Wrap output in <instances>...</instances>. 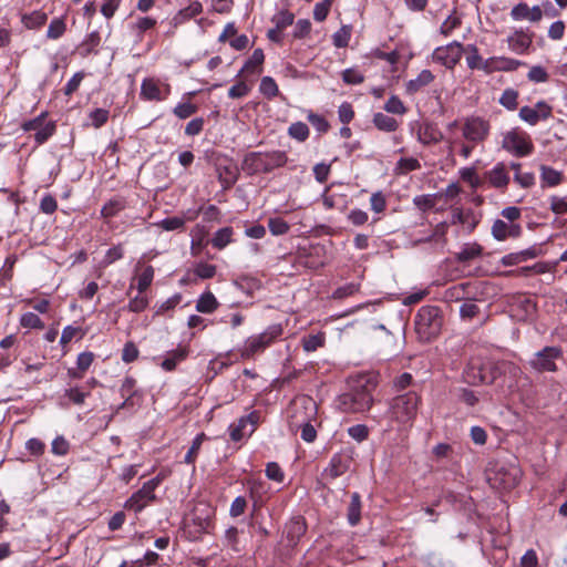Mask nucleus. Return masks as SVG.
Returning a JSON list of instances; mask_svg holds the SVG:
<instances>
[{
    "mask_svg": "<svg viewBox=\"0 0 567 567\" xmlns=\"http://www.w3.org/2000/svg\"><path fill=\"white\" fill-rule=\"evenodd\" d=\"M293 13L288 10H281L272 17L271 21L275 23L276 28L285 30L287 27L293 23Z\"/></svg>",
    "mask_w": 567,
    "mask_h": 567,
    "instance_id": "a19ab883",
    "label": "nucleus"
},
{
    "mask_svg": "<svg viewBox=\"0 0 567 567\" xmlns=\"http://www.w3.org/2000/svg\"><path fill=\"white\" fill-rule=\"evenodd\" d=\"M234 230L231 227H224L218 229L212 238L213 247L221 250L233 240Z\"/></svg>",
    "mask_w": 567,
    "mask_h": 567,
    "instance_id": "7c9ffc66",
    "label": "nucleus"
},
{
    "mask_svg": "<svg viewBox=\"0 0 567 567\" xmlns=\"http://www.w3.org/2000/svg\"><path fill=\"white\" fill-rule=\"evenodd\" d=\"M307 118L310 122V124L316 128V131H318L319 133L322 134V133L328 132L330 125L323 116L309 111Z\"/></svg>",
    "mask_w": 567,
    "mask_h": 567,
    "instance_id": "8fccbe9b",
    "label": "nucleus"
},
{
    "mask_svg": "<svg viewBox=\"0 0 567 567\" xmlns=\"http://www.w3.org/2000/svg\"><path fill=\"white\" fill-rule=\"evenodd\" d=\"M522 234V227L518 224L506 223L503 219H496L492 226V235L497 241H504L508 238H517Z\"/></svg>",
    "mask_w": 567,
    "mask_h": 567,
    "instance_id": "f3484780",
    "label": "nucleus"
},
{
    "mask_svg": "<svg viewBox=\"0 0 567 567\" xmlns=\"http://www.w3.org/2000/svg\"><path fill=\"white\" fill-rule=\"evenodd\" d=\"M434 80V75L430 70H423L415 79L410 80L406 83V91L409 93H415L423 86L430 84Z\"/></svg>",
    "mask_w": 567,
    "mask_h": 567,
    "instance_id": "cd10ccee",
    "label": "nucleus"
},
{
    "mask_svg": "<svg viewBox=\"0 0 567 567\" xmlns=\"http://www.w3.org/2000/svg\"><path fill=\"white\" fill-rule=\"evenodd\" d=\"M415 330L420 339L430 341L440 333L442 318L436 307H422L415 316Z\"/></svg>",
    "mask_w": 567,
    "mask_h": 567,
    "instance_id": "39448f33",
    "label": "nucleus"
},
{
    "mask_svg": "<svg viewBox=\"0 0 567 567\" xmlns=\"http://www.w3.org/2000/svg\"><path fill=\"white\" fill-rule=\"evenodd\" d=\"M288 134L291 138L305 142L309 137V128L303 122H295L289 126Z\"/></svg>",
    "mask_w": 567,
    "mask_h": 567,
    "instance_id": "58836bf2",
    "label": "nucleus"
},
{
    "mask_svg": "<svg viewBox=\"0 0 567 567\" xmlns=\"http://www.w3.org/2000/svg\"><path fill=\"white\" fill-rule=\"evenodd\" d=\"M162 482L161 476H156L143 484V486L134 493L125 503L127 509L138 513L143 511L147 505L155 501V489Z\"/></svg>",
    "mask_w": 567,
    "mask_h": 567,
    "instance_id": "6e6552de",
    "label": "nucleus"
},
{
    "mask_svg": "<svg viewBox=\"0 0 567 567\" xmlns=\"http://www.w3.org/2000/svg\"><path fill=\"white\" fill-rule=\"evenodd\" d=\"M489 369V365H482L476 362H471L465 370L466 381L472 384L493 383L495 377L491 373H487V370Z\"/></svg>",
    "mask_w": 567,
    "mask_h": 567,
    "instance_id": "a211bd4d",
    "label": "nucleus"
},
{
    "mask_svg": "<svg viewBox=\"0 0 567 567\" xmlns=\"http://www.w3.org/2000/svg\"><path fill=\"white\" fill-rule=\"evenodd\" d=\"M197 112V106L189 103V102H186V103H179L177 104L174 110H173V113L181 120H185V118H188L189 116H192L193 114H195Z\"/></svg>",
    "mask_w": 567,
    "mask_h": 567,
    "instance_id": "864d4df0",
    "label": "nucleus"
},
{
    "mask_svg": "<svg viewBox=\"0 0 567 567\" xmlns=\"http://www.w3.org/2000/svg\"><path fill=\"white\" fill-rule=\"evenodd\" d=\"M188 355V350L184 347H178L175 350L169 351L165 359L162 361L161 365L166 371L175 370L178 362L185 360Z\"/></svg>",
    "mask_w": 567,
    "mask_h": 567,
    "instance_id": "b1692460",
    "label": "nucleus"
},
{
    "mask_svg": "<svg viewBox=\"0 0 567 567\" xmlns=\"http://www.w3.org/2000/svg\"><path fill=\"white\" fill-rule=\"evenodd\" d=\"M207 439L205 433H199L196 435V437L193 440L192 446L189 447L188 452L186 453L184 457V462L186 464H194L198 453L200 451L203 442Z\"/></svg>",
    "mask_w": 567,
    "mask_h": 567,
    "instance_id": "e433bc0d",
    "label": "nucleus"
},
{
    "mask_svg": "<svg viewBox=\"0 0 567 567\" xmlns=\"http://www.w3.org/2000/svg\"><path fill=\"white\" fill-rule=\"evenodd\" d=\"M258 422L259 413L256 411L240 417L236 423L230 424L228 427L230 439L234 442H238L246 436H250L256 431Z\"/></svg>",
    "mask_w": 567,
    "mask_h": 567,
    "instance_id": "4468645a",
    "label": "nucleus"
},
{
    "mask_svg": "<svg viewBox=\"0 0 567 567\" xmlns=\"http://www.w3.org/2000/svg\"><path fill=\"white\" fill-rule=\"evenodd\" d=\"M417 140L424 145L436 144L443 140V134L435 124L424 123L417 131Z\"/></svg>",
    "mask_w": 567,
    "mask_h": 567,
    "instance_id": "412c9836",
    "label": "nucleus"
},
{
    "mask_svg": "<svg viewBox=\"0 0 567 567\" xmlns=\"http://www.w3.org/2000/svg\"><path fill=\"white\" fill-rule=\"evenodd\" d=\"M350 466V458L342 454H334L328 466L323 470L321 474V481L324 483H330L337 477L343 475Z\"/></svg>",
    "mask_w": 567,
    "mask_h": 567,
    "instance_id": "dca6fc26",
    "label": "nucleus"
},
{
    "mask_svg": "<svg viewBox=\"0 0 567 567\" xmlns=\"http://www.w3.org/2000/svg\"><path fill=\"white\" fill-rule=\"evenodd\" d=\"M549 208L556 215L567 214V195L557 196L553 195L549 197Z\"/></svg>",
    "mask_w": 567,
    "mask_h": 567,
    "instance_id": "49530a36",
    "label": "nucleus"
},
{
    "mask_svg": "<svg viewBox=\"0 0 567 567\" xmlns=\"http://www.w3.org/2000/svg\"><path fill=\"white\" fill-rule=\"evenodd\" d=\"M268 227L274 236L285 235L289 230V224L282 218L275 217L268 220Z\"/></svg>",
    "mask_w": 567,
    "mask_h": 567,
    "instance_id": "de8ad7c7",
    "label": "nucleus"
},
{
    "mask_svg": "<svg viewBox=\"0 0 567 567\" xmlns=\"http://www.w3.org/2000/svg\"><path fill=\"white\" fill-rule=\"evenodd\" d=\"M373 124L383 132H394L399 124L395 118L384 114V113H377L373 116Z\"/></svg>",
    "mask_w": 567,
    "mask_h": 567,
    "instance_id": "473e14b6",
    "label": "nucleus"
},
{
    "mask_svg": "<svg viewBox=\"0 0 567 567\" xmlns=\"http://www.w3.org/2000/svg\"><path fill=\"white\" fill-rule=\"evenodd\" d=\"M48 20V14L41 10H35L29 14L22 16V23L28 29H38Z\"/></svg>",
    "mask_w": 567,
    "mask_h": 567,
    "instance_id": "c85d7f7f",
    "label": "nucleus"
},
{
    "mask_svg": "<svg viewBox=\"0 0 567 567\" xmlns=\"http://www.w3.org/2000/svg\"><path fill=\"white\" fill-rule=\"evenodd\" d=\"M371 209L377 213H383L386 208V199L381 192H375L370 197Z\"/></svg>",
    "mask_w": 567,
    "mask_h": 567,
    "instance_id": "052dcab7",
    "label": "nucleus"
},
{
    "mask_svg": "<svg viewBox=\"0 0 567 567\" xmlns=\"http://www.w3.org/2000/svg\"><path fill=\"white\" fill-rule=\"evenodd\" d=\"M413 204L421 210L426 212L432 209L436 204V195L426 194L419 195L413 198Z\"/></svg>",
    "mask_w": 567,
    "mask_h": 567,
    "instance_id": "c03bdc74",
    "label": "nucleus"
},
{
    "mask_svg": "<svg viewBox=\"0 0 567 567\" xmlns=\"http://www.w3.org/2000/svg\"><path fill=\"white\" fill-rule=\"evenodd\" d=\"M265 61V54L261 49H256L251 56L246 61L244 66L238 72V78H246L248 75H256L261 72V66Z\"/></svg>",
    "mask_w": 567,
    "mask_h": 567,
    "instance_id": "aec40b11",
    "label": "nucleus"
},
{
    "mask_svg": "<svg viewBox=\"0 0 567 567\" xmlns=\"http://www.w3.org/2000/svg\"><path fill=\"white\" fill-rule=\"evenodd\" d=\"M384 110L388 113L402 115L406 112L403 102L396 96L392 95L384 104Z\"/></svg>",
    "mask_w": 567,
    "mask_h": 567,
    "instance_id": "603ef678",
    "label": "nucleus"
},
{
    "mask_svg": "<svg viewBox=\"0 0 567 567\" xmlns=\"http://www.w3.org/2000/svg\"><path fill=\"white\" fill-rule=\"evenodd\" d=\"M502 147L516 157L527 156L534 151L530 136L518 127L503 134Z\"/></svg>",
    "mask_w": 567,
    "mask_h": 567,
    "instance_id": "423d86ee",
    "label": "nucleus"
},
{
    "mask_svg": "<svg viewBox=\"0 0 567 567\" xmlns=\"http://www.w3.org/2000/svg\"><path fill=\"white\" fill-rule=\"evenodd\" d=\"M141 95L148 101H162L165 99L162 95L159 85L153 79H146L142 82Z\"/></svg>",
    "mask_w": 567,
    "mask_h": 567,
    "instance_id": "393cba45",
    "label": "nucleus"
},
{
    "mask_svg": "<svg viewBox=\"0 0 567 567\" xmlns=\"http://www.w3.org/2000/svg\"><path fill=\"white\" fill-rule=\"evenodd\" d=\"M540 179L543 186L555 187L563 182V173L553 167L540 166Z\"/></svg>",
    "mask_w": 567,
    "mask_h": 567,
    "instance_id": "a878e982",
    "label": "nucleus"
},
{
    "mask_svg": "<svg viewBox=\"0 0 567 567\" xmlns=\"http://www.w3.org/2000/svg\"><path fill=\"white\" fill-rule=\"evenodd\" d=\"M324 343V337L322 334H311L302 340V346L306 352H313Z\"/></svg>",
    "mask_w": 567,
    "mask_h": 567,
    "instance_id": "3c124183",
    "label": "nucleus"
},
{
    "mask_svg": "<svg viewBox=\"0 0 567 567\" xmlns=\"http://www.w3.org/2000/svg\"><path fill=\"white\" fill-rule=\"evenodd\" d=\"M194 272L197 277L202 279H209L215 276L216 266L207 262H199L195 266Z\"/></svg>",
    "mask_w": 567,
    "mask_h": 567,
    "instance_id": "13d9d810",
    "label": "nucleus"
},
{
    "mask_svg": "<svg viewBox=\"0 0 567 567\" xmlns=\"http://www.w3.org/2000/svg\"><path fill=\"white\" fill-rule=\"evenodd\" d=\"M374 383L368 377H361L358 384L349 392L339 396V408L344 412L362 413L370 410L373 403Z\"/></svg>",
    "mask_w": 567,
    "mask_h": 567,
    "instance_id": "f03ea898",
    "label": "nucleus"
},
{
    "mask_svg": "<svg viewBox=\"0 0 567 567\" xmlns=\"http://www.w3.org/2000/svg\"><path fill=\"white\" fill-rule=\"evenodd\" d=\"M266 476L277 483H282L285 474L281 467L276 462H270L266 466Z\"/></svg>",
    "mask_w": 567,
    "mask_h": 567,
    "instance_id": "680f3d73",
    "label": "nucleus"
},
{
    "mask_svg": "<svg viewBox=\"0 0 567 567\" xmlns=\"http://www.w3.org/2000/svg\"><path fill=\"white\" fill-rule=\"evenodd\" d=\"M217 306L218 302L215 296L210 291H207L198 298L196 310L202 313H212Z\"/></svg>",
    "mask_w": 567,
    "mask_h": 567,
    "instance_id": "2f4dec72",
    "label": "nucleus"
},
{
    "mask_svg": "<svg viewBox=\"0 0 567 567\" xmlns=\"http://www.w3.org/2000/svg\"><path fill=\"white\" fill-rule=\"evenodd\" d=\"M153 278L154 268L152 266H145L136 276V289L140 293H143L151 286Z\"/></svg>",
    "mask_w": 567,
    "mask_h": 567,
    "instance_id": "f704fd0d",
    "label": "nucleus"
},
{
    "mask_svg": "<svg viewBox=\"0 0 567 567\" xmlns=\"http://www.w3.org/2000/svg\"><path fill=\"white\" fill-rule=\"evenodd\" d=\"M461 25V19L454 13L450 14L441 25V33L445 37L450 35L456 28Z\"/></svg>",
    "mask_w": 567,
    "mask_h": 567,
    "instance_id": "bf43d9fd",
    "label": "nucleus"
},
{
    "mask_svg": "<svg viewBox=\"0 0 567 567\" xmlns=\"http://www.w3.org/2000/svg\"><path fill=\"white\" fill-rule=\"evenodd\" d=\"M348 522L351 526H355L361 518V497L358 493L351 495V502L348 507Z\"/></svg>",
    "mask_w": 567,
    "mask_h": 567,
    "instance_id": "c756f323",
    "label": "nucleus"
},
{
    "mask_svg": "<svg viewBox=\"0 0 567 567\" xmlns=\"http://www.w3.org/2000/svg\"><path fill=\"white\" fill-rule=\"evenodd\" d=\"M338 116L341 123L349 124L354 117V111L349 102H343L338 109Z\"/></svg>",
    "mask_w": 567,
    "mask_h": 567,
    "instance_id": "338daca9",
    "label": "nucleus"
},
{
    "mask_svg": "<svg viewBox=\"0 0 567 567\" xmlns=\"http://www.w3.org/2000/svg\"><path fill=\"white\" fill-rule=\"evenodd\" d=\"M250 90H251V84L241 80V81H238L236 84H234L228 90V96L230 99H240V97L246 96L250 92Z\"/></svg>",
    "mask_w": 567,
    "mask_h": 567,
    "instance_id": "09e8293b",
    "label": "nucleus"
},
{
    "mask_svg": "<svg viewBox=\"0 0 567 567\" xmlns=\"http://www.w3.org/2000/svg\"><path fill=\"white\" fill-rule=\"evenodd\" d=\"M519 65H522V62L518 60L505 56H494L484 61L483 71L486 73L496 71H514Z\"/></svg>",
    "mask_w": 567,
    "mask_h": 567,
    "instance_id": "6ab92c4d",
    "label": "nucleus"
},
{
    "mask_svg": "<svg viewBox=\"0 0 567 567\" xmlns=\"http://www.w3.org/2000/svg\"><path fill=\"white\" fill-rule=\"evenodd\" d=\"M47 113H41L39 116L29 120L22 124L25 132L34 131V140L37 144L45 143L55 132V124L53 122H45Z\"/></svg>",
    "mask_w": 567,
    "mask_h": 567,
    "instance_id": "9b49d317",
    "label": "nucleus"
},
{
    "mask_svg": "<svg viewBox=\"0 0 567 567\" xmlns=\"http://www.w3.org/2000/svg\"><path fill=\"white\" fill-rule=\"evenodd\" d=\"M535 254L532 250H524L516 254H508L502 258V264L504 266H514L522 261L527 260L528 258H534Z\"/></svg>",
    "mask_w": 567,
    "mask_h": 567,
    "instance_id": "79ce46f5",
    "label": "nucleus"
},
{
    "mask_svg": "<svg viewBox=\"0 0 567 567\" xmlns=\"http://www.w3.org/2000/svg\"><path fill=\"white\" fill-rule=\"evenodd\" d=\"M260 93L267 99H274L278 95L279 89L271 76H264L259 85Z\"/></svg>",
    "mask_w": 567,
    "mask_h": 567,
    "instance_id": "4c0bfd02",
    "label": "nucleus"
},
{
    "mask_svg": "<svg viewBox=\"0 0 567 567\" xmlns=\"http://www.w3.org/2000/svg\"><path fill=\"white\" fill-rule=\"evenodd\" d=\"M563 359V350L559 347H545L537 351L529 360V365L537 372L557 371V361Z\"/></svg>",
    "mask_w": 567,
    "mask_h": 567,
    "instance_id": "1a4fd4ad",
    "label": "nucleus"
},
{
    "mask_svg": "<svg viewBox=\"0 0 567 567\" xmlns=\"http://www.w3.org/2000/svg\"><path fill=\"white\" fill-rule=\"evenodd\" d=\"M351 38V28L343 25L332 37L333 44L337 48H346Z\"/></svg>",
    "mask_w": 567,
    "mask_h": 567,
    "instance_id": "a18cd8bd",
    "label": "nucleus"
},
{
    "mask_svg": "<svg viewBox=\"0 0 567 567\" xmlns=\"http://www.w3.org/2000/svg\"><path fill=\"white\" fill-rule=\"evenodd\" d=\"M342 80L347 84H360L364 81V75L355 69H347L342 72Z\"/></svg>",
    "mask_w": 567,
    "mask_h": 567,
    "instance_id": "774afa93",
    "label": "nucleus"
},
{
    "mask_svg": "<svg viewBox=\"0 0 567 567\" xmlns=\"http://www.w3.org/2000/svg\"><path fill=\"white\" fill-rule=\"evenodd\" d=\"M421 168V164L416 158L403 157L398 162V169L400 173L405 174Z\"/></svg>",
    "mask_w": 567,
    "mask_h": 567,
    "instance_id": "e2e57ef3",
    "label": "nucleus"
},
{
    "mask_svg": "<svg viewBox=\"0 0 567 567\" xmlns=\"http://www.w3.org/2000/svg\"><path fill=\"white\" fill-rule=\"evenodd\" d=\"M85 333H86V331L83 330L80 327L66 326L62 330V334H61V338H60V344L62 347H65L73 339H78V340L82 339L85 336Z\"/></svg>",
    "mask_w": 567,
    "mask_h": 567,
    "instance_id": "c9c22d12",
    "label": "nucleus"
},
{
    "mask_svg": "<svg viewBox=\"0 0 567 567\" xmlns=\"http://www.w3.org/2000/svg\"><path fill=\"white\" fill-rule=\"evenodd\" d=\"M518 93L515 90H505L499 99V103L507 110H515L517 107Z\"/></svg>",
    "mask_w": 567,
    "mask_h": 567,
    "instance_id": "5fc2aeb1",
    "label": "nucleus"
},
{
    "mask_svg": "<svg viewBox=\"0 0 567 567\" xmlns=\"http://www.w3.org/2000/svg\"><path fill=\"white\" fill-rule=\"evenodd\" d=\"M483 252V248L477 243L465 244L461 250L456 254V260L460 262H467L480 257Z\"/></svg>",
    "mask_w": 567,
    "mask_h": 567,
    "instance_id": "bb28decb",
    "label": "nucleus"
},
{
    "mask_svg": "<svg viewBox=\"0 0 567 567\" xmlns=\"http://www.w3.org/2000/svg\"><path fill=\"white\" fill-rule=\"evenodd\" d=\"M528 79L535 83H544L548 81V73L540 65L532 66L527 74Z\"/></svg>",
    "mask_w": 567,
    "mask_h": 567,
    "instance_id": "0e129e2a",
    "label": "nucleus"
},
{
    "mask_svg": "<svg viewBox=\"0 0 567 567\" xmlns=\"http://www.w3.org/2000/svg\"><path fill=\"white\" fill-rule=\"evenodd\" d=\"M89 117L92 122V125L95 128H100L107 122L109 111L105 109H95L89 114Z\"/></svg>",
    "mask_w": 567,
    "mask_h": 567,
    "instance_id": "6e6d98bb",
    "label": "nucleus"
},
{
    "mask_svg": "<svg viewBox=\"0 0 567 567\" xmlns=\"http://www.w3.org/2000/svg\"><path fill=\"white\" fill-rule=\"evenodd\" d=\"M20 324L28 329H43L44 323L34 312H25L20 318Z\"/></svg>",
    "mask_w": 567,
    "mask_h": 567,
    "instance_id": "37998d69",
    "label": "nucleus"
},
{
    "mask_svg": "<svg viewBox=\"0 0 567 567\" xmlns=\"http://www.w3.org/2000/svg\"><path fill=\"white\" fill-rule=\"evenodd\" d=\"M214 517L215 508L205 503L197 504L192 515L195 533L198 535L209 534L214 525Z\"/></svg>",
    "mask_w": 567,
    "mask_h": 567,
    "instance_id": "f8f14e48",
    "label": "nucleus"
},
{
    "mask_svg": "<svg viewBox=\"0 0 567 567\" xmlns=\"http://www.w3.org/2000/svg\"><path fill=\"white\" fill-rule=\"evenodd\" d=\"M282 333V328L280 324L269 326L264 332L249 337L243 349H241V358L250 359L255 354L262 352L267 347H269L277 338H279Z\"/></svg>",
    "mask_w": 567,
    "mask_h": 567,
    "instance_id": "0eeeda50",
    "label": "nucleus"
},
{
    "mask_svg": "<svg viewBox=\"0 0 567 567\" xmlns=\"http://www.w3.org/2000/svg\"><path fill=\"white\" fill-rule=\"evenodd\" d=\"M487 179L495 188H505L509 183V174L504 163H497L488 173Z\"/></svg>",
    "mask_w": 567,
    "mask_h": 567,
    "instance_id": "4be33fe9",
    "label": "nucleus"
},
{
    "mask_svg": "<svg viewBox=\"0 0 567 567\" xmlns=\"http://www.w3.org/2000/svg\"><path fill=\"white\" fill-rule=\"evenodd\" d=\"M66 30V25L63 18H55L53 19L48 28L47 37L49 39L56 40L61 38Z\"/></svg>",
    "mask_w": 567,
    "mask_h": 567,
    "instance_id": "ea45409f",
    "label": "nucleus"
},
{
    "mask_svg": "<svg viewBox=\"0 0 567 567\" xmlns=\"http://www.w3.org/2000/svg\"><path fill=\"white\" fill-rule=\"evenodd\" d=\"M470 284L462 282L450 287L449 289H446L444 293L445 300L458 301L466 298L468 296L467 289L470 288Z\"/></svg>",
    "mask_w": 567,
    "mask_h": 567,
    "instance_id": "72a5a7b5",
    "label": "nucleus"
},
{
    "mask_svg": "<svg viewBox=\"0 0 567 567\" xmlns=\"http://www.w3.org/2000/svg\"><path fill=\"white\" fill-rule=\"evenodd\" d=\"M89 394L90 391H83L80 388H71L65 391V396L76 405L83 404Z\"/></svg>",
    "mask_w": 567,
    "mask_h": 567,
    "instance_id": "69168bd1",
    "label": "nucleus"
},
{
    "mask_svg": "<svg viewBox=\"0 0 567 567\" xmlns=\"http://www.w3.org/2000/svg\"><path fill=\"white\" fill-rule=\"evenodd\" d=\"M463 47L460 42H452L445 47H440L433 52V60L452 69L461 60Z\"/></svg>",
    "mask_w": 567,
    "mask_h": 567,
    "instance_id": "2eb2a0df",
    "label": "nucleus"
},
{
    "mask_svg": "<svg viewBox=\"0 0 567 567\" xmlns=\"http://www.w3.org/2000/svg\"><path fill=\"white\" fill-rule=\"evenodd\" d=\"M290 429L296 431L301 430V439L311 443L317 437V431L311 424V421L317 415V403L310 396L297 398L291 404Z\"/></svg>",
    "mask_w": 567,
    "mask_h": 567,
    "instance_id": "f257e3e1",
    "label": "nucleus"
},
{
    "mask_svg": "<svg viewBox=\"0 0 567 567\" xmlns=\"http://www.w3.org/2000/svg\"><path fill=\"white\" fill-rule=\"evenodd\" d=\"M420 402L421 398L415 392H408L392 400L389 413L391 421L398 423L399 430L412 426Z\"/></svg>",
    "mask_w": 567,
    "mask_h": 567,
    "instance_id": "7ed1b4c3",
    "label": "nucleus"
},
{
    "mask_svg": "<svg viewBox=\"0 0 567 567\" xmlns=\"http://www.w3.org/2000/svg\"><path fill=\"white\" fill-rule=\"evenodd\" d=\"M122 209H124V204L120 200H110L106 203L102 209L101 215L104 218H110L116 216Z\"/></svg>",
    "mask_w": 567,
    "mask_h": 567,
    "instance_id": "4d7b16f0",
    "label": "nucleus"
},
{
    "mask_svg": "<svg viewBox=\"0 0 567 567\" xmlns=\"http://www.w3.org/2000/svg\"><path fill=\"white\" fill-rule=\"evenodd\" d=\"M507 41L509 49L517 54L525 53L532 44V38L523 31L515 32Z\"/></svg>",
    "mask_w": 567,
    "mask_h": 567,
    "instance_id": "5701e85b",
    "label": "nucleus"
},
{
    "mask_svg": "<svg viewBox=\"0 0 567 567\" xmlns=\"http://www.w3.org/2000/svg\"><path fill=\"white\" fill-rule=\"evenodd\" d=\"M551 115L553 107L545 101H538L534 106H523L518 112L519 118L530 126L547 121Z\"/></svg>",
    "mask_w": 567,
    "mask_h": 567,
    "instance_id": "ddd939ff",
    "label": "nucleus"
},
{
    "mask_svg": "<svg viewBox=\"0 0 567 567\" xmlns=\"http://www.w3.org/2000/svg\"><path fill=\"white\" fill-rule=\"evenodd\" d=\"M491 124L487 120L480 116H468L464 120L462 126L463 137L473 144L484 142L489 135Z\"/></svg>",
    "mask_w": 567,
    "mask_h": 567,
    "instance_id": "9d476101",
    "label": "nucleus"
},
{
    "mask_svg": "<svg viewBox=\"0 0 567 567\" xmlns=\"http://www.w3.org/2000/svg\"><path fill=\"white\" fill-rule=\"evenodd\" d=\"M288 158L285 152L270 153L252 152L245 156L243 168L250 175L269 173L286 165Z\"/></svg>",
    "mask_w": 567,
    "mask_h": 567,
    "instance_id": "20e7f679",
    "label": "nucleus"
}]
</instances>
